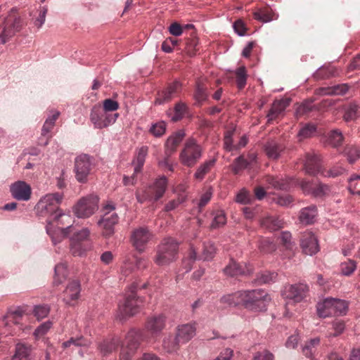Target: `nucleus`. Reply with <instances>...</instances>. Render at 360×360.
<instances>
[{"instance_id":"nucleus-10","label":"nucleus","mask_w":360,"mask_h":360,"mask_svg":"<svg viewBox=\"0 0 360 360\" xmlns=\"http://www.w3.org/2000/svg\"><path fill=\"white\" fill-rule=\"evenodd\" d=\"M119 117V113H110L102 109L101 105H94L90 112L89 119L95 129H102L114 124Z\"/></svg>"},{"instance_id":"nucleus-48","label":"nucleus","mask_w":360,"mask_h":360,"mask_svg":"<svg viewBox=\"0 0 360 360\" xmlns=\"http://www.w3.org/2000/svg\"><path fill=\"white\" fill-rule=\"evenodd\" d=\"M90 345V342L83 337L77 338H71L69 340L64 342L62 344L63 349H68L73 347H88Z\"/></svg>"},{"instance_id":"nucleus-57","label":"nucleus","mask_w":360,"mask_h":360,"mask_svg":"<svg viewBox=\"0 0 360 360\" xmlns=\"http://www.w3.org/2000/svg\"><path fill=\"white\" fill-rule=\"evenodd\" d=\"M316 130V125L314 124H307L304 127H303L299 134L298 136L300 137V140L303 139H307L312 136Z\"/></svg>"},{"instance_id":"nucleus-56","label":"nucleus","mask_w":360,"mask_h":360,"mask_svg":"<svg viewBox=\"0 0 360 360\" xmlns=\"http://www.w3.org/2000/svg\"><path fill=\"white\" fill-rule=\"evenodd\" d=\"M248 165L249 162L247 160L244 159L243 156H239L234 160L231 169L235 174H238L240 171L245 169Z\"/></svg>"},{"instance_id":"nucleus-9","label":"nucleus","mask_w":360,"mask_h":360,"mask_svg":"<svg viewBox=\"0 0 360 360\" xmlns=\"http://www.w3.org/2000/svg\"><path fill=\"white\" fill-rule=\"evenodd\" d=\"M115 209V205L109 202L101 210L103 214L98 221V225L102 229V234L105 237H110L114 234L115 226L119 221V217Z\"/></svg>"},{"instance_id":"nucleus-55","label":"nucleus","mask_w":360,"mask_h":360,"mask_svg":"<svg viewBox=\"0 0 360 360\" xmlns=\"http://www.w3.org/2000/svg\"><path fill=\"white\" fill-rule=\"evenodd\" d=\"M345 328V322L342 320H335L333 323V330L334 332L328 330L327 332V337L331 338V337H336L342 334Z\"/></svg>"},{"instance_id":"nucleus-37","label":"nucleus","mask_w":360,"mask_h":360,"mask_svg":"<svg viewBox=\"0 0 360 360\" xmlns=\"http://www.w3.org/2000/svg\"><path fill=\"white\" fill-rule=\"evenodd\" d=\"M320 345V338H315L307 342L302 348L304 355L313 360L318 354V347Z\"/></svg>"},{"instance_id":"nucleus-52","label":"nucleus","mask_w":360,"mask_h":360,"mask_svg":"<svg viewBox=\"0 0 360 360\" xmlns=\"http://www.w3.org/2000/svg\"><path fill=\"white\" fill-rule=\"evenodd\" d=\"M187 110L188 108L185 103L182 102L177 103L174 108V114L171 120L173 122H177L181 120L186 113Z\"/></svg>"},{"instance_id":"nucleus-7","label":"nucleus","mask_w":360,"mask_h":360,"mask_svg":"<svg viewBox=\"0 0 360 360\" xmlns=\"http://www.w3.org/2000/svg\"><path fill=\"white\" fill-rule=\"evenodd\" d=\"M243 306L250 310L260 311L266 310L271 298L263 290L257 289L243 291Z\"/></svg>"},{"instance_id":"nucleus-59","label":"nucleus","mask_w":360,"mask_h":360,"mask_svg":"<svg viewBox=\"0 0 360 360\" xmlns=\"http://www.w3.org/2000/svg\"><path fill=\"white\" fill-rule=\"evenodd\" d=\"M166 124L165 122H159L153 124L149 129L150 134L156 137L162 136L165 133Z\"/></svg>"},{"instance_id":"nucleus-58","label":"nucleus","mask_w":360,"mask_h":360,"mask_svg":"<svg viewBox=\"0 0 360 360\" xmlns=\"http://www.w3.org/2000/svg\"><path fill=\"white\" fill-rule=\"evenodd\" d=\"M186 200V196L183 194H179L176 199L172 200L169 201L165 206V212H170L174 210L176 207H179V205L185 202Z\"/></svg>"},{"instance_id":"nucleus-46","label":"nucleus","mask_w":360,"mask_h":360,"mask_svg":"<svg viewBox=\"0 0 360 360\" xmlns=\"http://www.w3.org/2000/svg\"><path fill=\"white\" fill-rule=\"evenodd\" d=\"M282 150V146L276 142H269L265 146L266 153L271 159H277Z\"/></svg>"},{"instance_id":"nucleus-41","label":"nucleus","mask_w":360,"mask_h":360,"mask_svg":"<svg viewBox=\"0 0 360 360\" xmlns=\"http://www.w3.org/2000/svg\"><path fill=\"white\" fill-rule=\"evenodd\" d=\"M148 147L143 146L141 147L137 153L136 157L134 160L135 173H140L144 165L146 157L148 155Z\"/></svg>"},{"instance_id":"nucleus-62","label":"nucleus","mask_w":360,"mask_h":360,"mask_svg":"<svg viewBox=\"0 0 360 360\" xmlns=\"http://www.w3.org/2000/svg\"><path fill=\"white\" fill-rule=\"evenodd\" d=\"M348 188L352 193L360 195V176H352L349 180Z\"/></svg>"},{"instance_id":"nucleus-64","label":"nucleus","mask_w":360,"mask_h":360,"mask_svg":"<svg viewBox=\"0 0 360 360\" xmlns=\"http://www.w3.org/2000/svg\"><path fill=\"white\" fill-rule=\"evenodd\" d=\"M252 360H274V356L269 351L264 349L255 352Z\"/></svg>"},{"instance_id":"nucleus-15","label":"nucleus","mask_w":360,"mask_h":360,"mask_svg":"<svg viewBox=\"0 0 360 360\" xmlns=\"http://www.w3.org/2000/svg\"><path fill=\"white\" fill-rule=\"evenodd\" d=\"M94 169L92 159L87 155H79L75 161V178L79 183H86Z\"/></svg>"},{"instance_id":"nucleus-60","label":"nucleus","mask_w":360,"mask_h":360,"mask_svg":"<svg viewBox=\"0 0 360 360\" xmlns=\"http://www.w3.org/2000/svg\"><path fill=\"white\" fill-rule=\"evenodd\" d=\"M333 304H334L336 316L346 314L348 304L345 300L333 298Z\"/></svg>"},{"instance_id":"nucleus-43","label":"nucleus","mask_w":360,"mask_h":360,"mask_svg":"<svg viewBox=\"0 0 360 360\" xmlns=\"http://www.w3.org/2000/svg\"><path fill=\"white\" fill-rule=\"evenodd\" d=\"M68 276L67 265L64 263L58 264L55 267L53 284L58 285L66 279Z\"/></svg>"},{"instance_id":"nucleus-49","label":"nucleus","mask_w":360,"mask_h":360,"mask_svg":"<svg viewBox=\"0 0 360 360\" xmlns=\"http://www.w3.org/2000/svg\"><path fill=\"white\" fill-rule=\"evenodd\" d=\"M349 163L354 162L360 158V150L354 145H347L344 150Z\"/></svg>"},{"instance_id":"nucleus-1","label":"nucleus","mask_w":360,"mask_h":360,"mask_svg":"<svg viewBox=\"0 0 360 360\" xmlns=\"http://www.w3.org/2000/svg\"><path fill=\"white\" fill-rule=\"evenodd\" d=\"M148 285L149 283L146 282L141 285L138 283H134L131 285L130 293L127 295L124 302L118 305L117 319L122 321L135 315L139 311L143 300L136 296L135 291L138 288H146Z\"/></svg>"},{"instance_id":"nucleus-45","label":"nucleus","mask_w":360,"mask_h":360,"mask_svg":"<svg viewBox=\"0 0 360 360\" xmlns=\"http://www.w3.org/2000/svg\"><path fill=\"white\" fill-rule=\"evenodd\" d=\"M193 96L198 104H201L207 99V86L200 81L196 83Z\"/></svg>"},{"instance_id":"nucleus-17","label":"nucleus","mask_w":360,"mask_h":360,"mask_svg":"<svg viewBox=\"0 0 360 360\" xmlns=\"http://www.w3.org/2000/svg\"><path fill=\"white\" fill-rule=\"evenodd\" d=\"M152 237L153 233L147 227L139 226L131 231L130 240L135 249L142 252Z\"/></svg>"},{"instance_id":"nucleus-63","label":"nucleus","mask_w":360,"mask_h":360,"mask_svg":"<svg viewBox=\"0 0 360 360\" xmlns=\"http://www.w3.org/2000/svg\"><path fill=\"white\" fill-rule=\"evenodd\" d=\"M101 107L105 112L112 113V112L116 111L119 108V103L111 98H106L103 100Z\"/></svg>"},{"instance_id":"nucleus-29","label":"nucleus","mask_w":360,"mask_h":360,"mask_svg":"<svg viewBox=\"0 0 360 360\" xmlns=\"http://www.w3.org/2000/svg\"><path fill=\"white\" fill-rule=\"evenodd\" d=\"M147 266V262L143 258L133 256L132 259H127L124 261L122 267V273L124 276L129 275L135 268L143 269Z\"/></svg>"},{"instance_id":"nucleus-19","label":"nucleus","mask_w":360,"mask_h":360,"mask_svg":"<svg viewBox=\"0 0 360 360\" xmlns=\"http://www.w3.org/2000/svg\"><path fill=\"white\" fill-rule=\"evenodd\" d=\"M300 186L304 193L311 194L316 198H323L330 193V186L321 183L316 184L302 180Z\"/></svg>"},{"instance_id":"nucleus-36","label":"nucleus","mask_w":360,"mask_h":360,"mask_svg":"<svg viewBox=\"0 0 360 360\" xmlns=\"http://www.w3.org/2000/svg\"><path fill=\"white\" fill-rule=\"evenodd\" d=\"M252 15L254 19L262 22H268L276 19L274 18L275 13L269 6H265L255 10L252 13Z\"/></svg>"},{"instance_id":"nucleus-25","label":"nucleus","mask_w":360,"mask_h":360,"mask_svg":"<svg viewBox=\"0 0 360 360\" xmlns=\"http://www.w3.org/2000/svg\"><path fill=\"white\" fill-rule=\"evenodd\" d=\"M196 328L195 324L186 323L176 328L177 339L181 343L184 344L191 340L195 335Z\"/></svg>"},{"instance_id":"nucleus-54","label":"nucleus","mask_w":360,"mask_h":360,"mask_svg":"<svg viewBox=\"0 0 360 360\" xmlns=\"http://www.w3.org/2000/svg\"><path fill=\"white\" fill-rule=\"evenodd\" d=\"M356 269V264L354 260L348 259L342 262L340 264V271L345 276H349L352 275Z\"/></svg>"},{"instance_id":"nucleus-23","label":"nucleus","mask_w":360,"mask_h":360,"mask_svg":"<svg viewBox=\"0 0 360 360\" xmlns=\"http://www.w3.org/2000/svg\"><path fill=\"white\" fill-rule=\"evenodd\" d=\"M10 191L12 196L18 200L27 201L31 198V187L23 181H18L13 184Z\"/></svg>"},{"instance_id":"nucleus-24","label":"nucleus","mask_w":360,"mask_h":360,"mask_svg":"<svg viewBox=\"0 0 360 360\" xmlns=\"http://www.w3.org/2000/svg\"><path fill=\"white\" fill-rule=\"evenodd\" d=\"M304 165L306 172L309 174L316 175L323 173V169H322L321 160L316 154L308 153Z\"/></svg>"},{"instance_id":"nucleus-22","label":"nucleus","mask_w":360,"mask_h":360,"mask_svg":"<svg viewBox=\"0 0 360 360\" xmlns=\"http://www.w3.org/2000/svg\"><path fill=\"white\" fill-rule=\"evenodd\" d=\"M300 246L306 255H312L319 250L316 237L312 232H304L300 238Z\"/></svg>"},{"instance_id":"nucleus-42","label":"nucleus","mask_w":360,"mask_h":360,"mask_svg":"<svg viewBox=\"0 0 360 360\" xmlns=\"http://www.w3.org/2000/svg\"><path fill=\"white\" fill-rule=\"evenodd\" d=\"M360 115V106L356 103H350L345 107L344 119L349 122L354 120Z\"/></svg>"},{"instance_id":"nucleus-28","label":"nucleus","mask_w":360,"mask_h":360,"mask_svg":"<svg viewBox=\"0 0 360 360\" xmlns=\"http://www.w3.org/2000/svg\"><path fill=\"white\" fill-rule=\"evenodd\" d=\"M224 274L230 276L240 275H248L252 273V269L246 264H240L231 260L230 263L224 268Z\"/></svg>"},{"instance_id":"nucleus-32","label":"nucleus","mask_w":360,"mask_h":360,"mask_svg":"<svg viewBox=\"0 0 360 360\" xmlns=\"http://www.w3.org/2000/svg\"><path fill=\"white\" fill-rule=\"evenodd\" d=\"M317 216V208L315 205L302 208L299 214V220L303 224H311L315 221Z\"/></svg>"},{"instance_id":"nucleus-61","label":"nucleus","mask_w":360,"mask_h":360,"mask_svg":"<svg viewBox=\"0 0 360 360\" xmlns=\"http://www.w3.org/2000/svg\"><path fill=\"white\" fill-rule=\"evenodd\" d=\"M212 196V191L211 188L207 190L200 196V198L197 201L196 205H198V212H201L203 207L210 201Z\"/></svg>"},{"instance_id":"nucleus-50","label":"nucleus","mask_w":360,"mask_h":360,"mask_svg":"<svg viewBox=\"0 0 360 360\" xmlns=\"http://www.w3.org/2000/svg\"><path fill=\"white\" fill-rule=\"evenodd\" d=\"M216 253V248L214 243L208 241L205 242L202 246V259L204 260L212 259Z\"/></svg>"},{"instance_id":"nucleus-3","label":"nucleus","mask_w":360,"mask_h":360,"mask_svg":"<svg viewBox=\"0 0 360 360\" xmlns=\"http://www.w3.org/2000/svg\"><path fill=\"white\" fill-rule=\"evenodd\" d=\"M147 339L148 336L141 330L132 328L129 330L121 345L120 360H131L141 342Z\"/></svg>"},{"instance_id":"nucleus-5","label":"nucleus","mask_w":360,"mask_h":360,"mask_svg":"<svg viewBox=\"0 0 360 360\" xmlns=\"http://www.w3.org/2000/svg\"><path fill=\"white\" fill-rule=\"evenodd\" d=\"M179 243L172 238L162 240L157 248L154 262L159 266L168 265L176 260L178 255Z\"/></svg>"},{"instance_id":"nucleus-34","label":"nucleus","mask_w":360,"mask_h":360,"mask_svg":"<svg viewBox=\"0 0 360 360\" xmlns=\"http://www.w3.org/2000/svg\"><path fill=\"white\" fill-rule=\"evenodd\" d=\"M220 302L226 306H243V291H238L234 293L228 294L222 296Z\"/></svg>"},{"instance_id":"nucleus-27","label":"nucleus","mask_w":360,"mask_h":360,"mask_svg":"<svg viewBox=\"0 0 360 360\" xmlns=\"http://www.w3.org/2000/svg\"><path fill=\"white\" fill-rule=\"evenodd\" d=\"M185 135L183 130H179L167 139L165 143V154L167 157L171 156L176 150Z\"/></svg>"},{"instance_id":"nucleus-14","label":"nucleus","mask_w":360,"mask_h":360,"mask_svg":"<svg viewBox=\"0 0 360 360\" xmlns=\"http://www.w3.org/2000/svg\"><path fill=\"white\" fill-rule=\"evenodd\" d=\"M98 208V198L90 194L80 198L73 207L75 214L79 218H89Z\"/></svg>"},{"instance_id":"nucleus-21","label":"nucleus","mask_w":360,"mask_h":360,"mask_svg":"<svg viewBox=\"0 0 360 360\" xmlns=\"http://www.w3.org/2000/svg\"><path fill=\"white\" fill-rule=\"evenodd\" d=\"M81 285L79 280L74 279L69 281L65 290L63 291V300L68 305H75L79 298Z\"/></svg>"},{"instance_id":"nucleus-4","label":"nucleus","mask_w":360,"mask_h":360,"mask_svg":"<svg viewBox=\"0 0 360 360\" xmlns=\"http://www.w3.org/2000/svg\"><path fill=\"white\" fill-rule=\"evenodd\" d=\"M24 25L17 11L13 8L6 18L0 19V26L2 27L0 33V44L8 42L21 30Z\"/></svg>"},{"instance_id":"nucleus-51","label":"nucleus","mask_w":360,"mask_h":360,"mask_svg":"<svg viewBox=\"0 0 360 360\" xmlns=\"http://www.w3.org/2000/svg\"><path fill=\"white\" fill-rule=\"evenodd\" d=\"M214 219L211 224L212 229L223 226L226 223V217L224 211L217 210L213 213Z\"/></svg>"},{"instance_id":"nucleus-16","label":"nucleus","mask_w":360,"mask_h":360,"mask_svg":"<svg viewBox=\"0 0 360 360\" xmlns=\"http://www.w3.org/2000/svg\"><path fill=\"white\" fill-rule=\"evenodd\" d=\"M182 90V84L178 80L169 83L164 89L159 91L155 99V104L162 105L170 102L178 97Z\"/></svg>"},{"instance_id":"nucleus-13","label":"nucleus","mask_w":360,"mask_h":360,"mask_svg":"<svg viewBox=\"0 0 360 360\" xmlns=\"http://www.w3.org/2000/svg\"><path fill=\"white\" fill-rule=\"evenodd\" d=\"M62 199L63 195L58 193H49L39 201L37 208L41 215L49 216V219H52L56 214L61 212L59 205Z\"/></svg>"},{"instance_id":"nucleus-2","label":"nucleus","mask_w":360,"mask_h":360,"mask_svg":"<svg viewBox=\"0 0 360 360\" xmlns=\"http://www.w3.org/2000/svg\"><path fill=\"white\" fill-rule=\"evenodd\" d=\"M72 222L71 216L61 212L56 214L52 219H48L46 232L51 237L53 243L56 244L68 235Z\"/></svg>"},{"instance_id":"nucleus-8","label":"nucleus","mask_w":360,"mask_h":360,"mask_svg":"<svg viewBox=\"0 0 360 360\" xmlns=\"http://www.w3.org/2000/svg\"><path fill=\"white\" fill-rule=\"evenodd\" d=\"M202 148L193 138L187 139L180 154L179 160L182 165L188 167H193L201 158Z\"/></svg>"},{"instance_id":"nucleus-47","label":"nucleus","mask_w":360,"mask_h":360,"mask_svg":"<svg viewBox=\"0 0 360 360\" xmlns=\"http://www.w3.org/2000/svg\"><path fill=\"white\" fill-rule=\"evenodd\" d=\"M344 139L342 132L338 129L331 131L328 136V144L332 147L337 148L341 145Z\"/></svg>"},{"instance_id":"nucleus-31","label":"nucleus","mask_w":360,"mask_h":360,"mask_svg":"<svg viewBox=\"0 0 360 360\" xmlns=\"http://www.w3.org/2000/svg\"><path fill=\"white\" fill-rule=\"evenodd\" d=\"M260 225L269 231H274L283 228V221L276 216H266L261 219Z\"/></svg>"},{"instance_id":"nucleus-38","label":"nucleus","mask_w":360,"mask_h":360,"mask_svg":"<svg viewBox=\"0 0 360 360\" xmlns=\"http://www.w3.org/2000/svg\"><path fill=\"white\" fill-rule=\"evenodd\" d=\"M181 342L177 339L176 335L169 334L162 340V348L168 353H173L179 349Z\"/></svg>"},{"instance_id":"nucleus-26","label":"nucleus","mask_w":360,"mask_h":360,"mask_svg":"<svg viewBox=\"0 0 360 360\" xmlns=\"http://www.w3.org/2000/svg\"><path fill=\"white\" fill-rule=\"evenodd\" d=\"M32 351L33 347L30 344L18 342L15 345L11 360H31Z\"/></svg>"},{"instance_id":"nucleus-30","label":"nucleus","mask_w":360,"mask_h":360,"mask_svg":"<svg viewBox=\"0 0 360 360\" xmlns=\"http://www.w3.org/2000/svg\"><path fill=\"white\" fill-rule=\"evenodd\" d=\"M288 105L289 101L286 99L275 101L267 114L268 123L278 118Z\"/></svg>"},{"instance_id":"nucleus-35","label":"nucleus","mask_w":360,"mask_h":360,"mask_svg":"<svg viewBox=\"0 0 360 360\" xmlns=\"http://www.w3.org/2000/svg\"><path fill=\"white\" fill-rule=\"evenodd\" d=\"M349 90V86L346 84H340L333 86L321 87L317 91L320 95H343Z\"/></svg>"},{"instance_id":"nucleus-6","label":"nucleus","mask_w":360,"mask_h":360,"mask_svg":"<svg viewBox=\"0 0 360 360\" xmlns=\"http://www.w3.org/2000/svg\"><path fill=\"white\" fill-rule=\"evenodd\" d=\"M167 179L165 176H162L157 179L154 184L143 189H139L136 191L137 201L143 203L147 200L157 201L161 198L167 188Z\"/></svg>"},{"instance_id":"nucleus-39","label":"nucleus","mask_w":360,"mask_h":360,"mask_svg":"<svg viewBox=\"0 0 360 360\" xmlns=\"http://www.w3.org/2000/svg\"><path fill=\"white\" fill-rule=\"evenodd\" d=\"M120 345L118 338L104 340L98 346L101 353L104 355H108L115 351Z\"/></svg>"},{"instance_id":"nucleus-44","label":"nucleus","mask_w":360,"mask_h":360,"mask_svg":"<svg viewBox=\"0 0 360 360\" xmlns=\"http://www.w3.org/2000/svg\"><path fill=\"white\" fill-rule=\"evenodd\" d=\"M59 115L60 112L58 111H51V115L46 120L41 129L42 136H46L48 134H49V132L55 126L56 121L58 120Z\"/></svg>"},{"instance_id":"nucleus-12","label":"nucleus","mask_w":360,"mask_h":360,"mask_svg":"<svg viewBox=\"0 0 360 360\" xmlns=\"http://www.w3.org/2000/svg\"><path fill=\"white\" fill-rule=\"evenodd\" d=\"M259 186L254 189L255 195L258 200H262L266 195V188H275L278 190H288L290 188V181L274 176L266 175L259 181Z\"/></svg>"},{"instance_id":"nucleus-53","label":"nucleus","mask_w":360,"mask_h":360,"mask_svg":"<svg viewBox=\"0 0 360 360\" xmlns=\"http://www.w3.org/2000/svg\"><path fill=\"white\" fill-rule=\"evenodd\" d=\"M247 80L246 70L244 66L240 67L236 72V81L238 89H242L245 87Z\"/></svg>"},{"instance_id":"nucleus-33","label":"nucleus","mask_w":360,"mask_h":360,"mask_svg":"<svg viewBox=\"0 0 360 360\" xmlns=\"http://www.w3.org/2000/svg\"><path fill=\"white\" fill-rule=\"evenodd\" d=\"M333 302V298H327L323 302L318 304L317 313L319 317L326 318L336 316Z\"/></svg>"},{"instance_id":"nucleus-20","label":"nucleus","mask_w":360,"mask_h":360,"mask_svg":"<svg viewBox=\"0 0 360 360\" xmlns=\"http://www.w3.org/2000/svg\"><path fill=\"white\" fill-rule=\"evenodd\" d=\"M166 316L158 314L148 318L145 323V329L153 338L157 337L165 328Z\"/></svg>"},{"instance_id":"nucleus-18","label":"nucleus","mask_w":360,"mask_h":360,"mask_svg":"<svg viewBox=\"0 0 360 360\" xmlns=\"http://www.w3.org/2000/svg\"><path fill=\"white\" fill-rule=\"evenodd\" d=\"M308 288L306 285L300 283L285 287L283 296L288 300L286 307L290 302H300L306 296Z\"/></svg>"},{"instance_id":"nucleus-11","label":"nucleus","mask_w":360,"mask_h":360,"mask_svg":"<svg viewBox=\"0 0 360 360\" xmlns=\"http://www.w3.org/2000/svg\"><path fill=\"white\" fill-rule=\"evenodd\" d=\"M70 252L74 256H80L92 247L90 231L84 228L75 232L70 238Z\"/></svg>"},{"instance_id":"nucleus-40","label":"nucleus","mask_w":360,"mask_h":360,"mask_svg":"<svg viewBox=\"0 0 360 360\" xmlns=\"http://www.w3.org/2000/svg\"><path fill=\"white\" fill-rule=\"evenodd\" d=\"M215 162L216 159L214 158L204 162L197 169L194 174V178L198 181L202 180L205 176L214 167Z\"/></svg>"}]
</instances>
